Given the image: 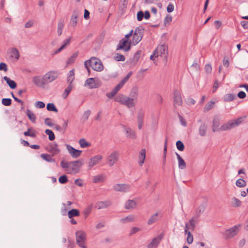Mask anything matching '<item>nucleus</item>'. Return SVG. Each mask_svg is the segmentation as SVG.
Here are the masks:
<instances>
[{"label": "nucleus", "mask_w": 248, "mask_h": 248, "mask_svg": "<svg viewBox=\"0 0 248 248\" xmlns=\"http://www.w3.org/2000/svg\"><path fill=\"white\" fill-rule=\"evenodd\" d=\"M144 30L142 28L139 27L134 30H131L130 32L126 35H128V38L130 40L132 46H136L141 41L143 38Z\"/></svg>", "instance_id": "obj_1"}, {"label": "nucleus", "mask_w": 248, "mask_h": 248, "mask_svg": "<svg viewBox=\"0 0 248 248\" xmlns=\"http://www.w3.org/2000/svg\"><path fill=\"white\" fill-rule=\"evenodd\" d=\"M168 55V47L165 45H159L150 56V59L155 62L158 59L165 60Z\"/></svg>", "instance_id": "obj_2"}, {"label": "nucleus", "mask_w": 248, "mask_h": 248, "mask_svg": "<svg viewBox=\"0 0 248 248\" xmlns=\"http://www.w3.org/2000/svg\"><path fill=\"white\" fill-rule=\"evenodd\" d=\"M84 66L90 72V67L96 71H101L103 70L104 66L100 60L95 57H92L90 60L84 62Z\"/></svg>", "instance_id": "obj_3"}, {"label": "nucleus", "mask_w": 248, "mask_h": 248, "mask_svg": "<svg viewBox=\"0 0 248 248\" xmlns=\"http://www.w3.org/2000/svg\"><path fill=\"white\" fill-rule=\"evenodd\" d=\"M246 116L240 117L235 120H231L222 124L220 127V131L231 130L239 125L245 120Z\"/></svg>", "instance_id": "obj_4"}, {"label": "nucleus", "mask_w": 248, "mask_h": 248, "mask_svg": "<svg viewBox=\"0 0 248 248\" xmlns=\"http://www.w3.org/2000/svg\"><path fill=\"white\" fill-rule=\"evenodd\" d=\"M132 43H131L129 38H128V35H125L124 37L120 41L118 46L117 50H123L126 52L129 51L131 48Z\"/></svg>", "instance_id": "obj_5"}, {"label": "nucleus", "mask_w": 248, "mask_h": 248, "mask_svg": "<svg viewBox=\"0 0 248 248\" xmlns=\"http://www.w3.org/2000/svg\"><path fill=\"white\" fill-rule=\"evenodd\" d=\"M70 167H69L68 171L69 174H76L79 172L80 167L83 164V159L70 162Z\"/></svg>", "instance_id": "obj_6"}, {"label": "nucleus", "mask_w": 248, "mask_h": 248, "mask_svg": "<svg viewBox=\"0 0 248 248\" xmlns=\"http://www.w3.org/2000/svg\"><path fill=\"white\" fill-rule=\"evenodd\" d=\"M76 242L78 246L82 248H87L85 245L86 240V233L82 231H78L76 233Z\"/></svg>", "instance_id": "obj_7"}, {"label": "nucleus", "mask_w": 248, "mask_h": 248, "mask_svg": "<svg viewBox=\"0 0 248 248\" xmlns=\"http://www.w3.org/2000/svg\"><path fill=\"white\" fill-rule=\"evenodd\" d=\"M240 225H235L232 228L227 230L224 233V236L225 239H229L235 236L240 228Z\"/></svg>", "instance_id": "obj_8"}, {"label": "nucleus", "mask_w": 248, "mask_h": 248, "mask_svg": "<svg viewBox=\"0 0 248 248\" xmlns=\"http://www.w3.org/2000/svg\"><path fill=\"white\" fill-rule=\"evenodd\" d=\"M120 154L118 151L112 152L107 158V163L110 167L113 166L119 160Z\"/></svg>", "instance_id": "obj_9"}, {"label": "nucleus", "mask_w": 248, "mask_h": 248, "mask_svg": "<svg viewBox=\"0 0 248 248\" xmlns=\"http://www.w3.org/2000/svg\"><path fill=\"white\" fill-rule=\"evenodd\" d=\"M58 73L57 71H49L44 75V81L46 83L51 82L54 81L58 77Z\"/></svg>", "instance_id": "obj_10"}, {"label": "nucleus", "mask_w": 248, "mask_h": 248, "mask_svg": "<svg viewBox=\"0 0 248 248\" xmlns=\"http://www.w3.org/2000/svg\"><path fill=\"white\" fill-rule=\"evenodd\" d=\"M126 82H125V79H122L120 82L110 92L107 93V96L109 98H113Z\"/></svg>", "instance_id": "obj_11"}, {"label": "nucleus", "mask_w": 248, "mask_h": 248, "mask_svg": "<svg viewBox=\"0 0 248 248\" xmlns=\"http://www.w3.org/2000/svg\"><path fill=\"white\" fill-rule=\"evenodd\" d=\"M126 82H125V79H122L120 82L110 92L107 93V96L109 98H113Z\"/></svg>", "instance_id": "obj_12"}, {"label": "nucleus", "mask_w": 248, "mask_h": 248, "mask_svg": "<svg viewBox=\"0 0 248 248\" xmlns=\"http://www.w3.org/2000/svg\"><path fill=\"white\" fill-rule=\"evenodd\" d=\"M126 82H125V79H122L120 82L110 92L107 93V96L109 98H113Z\"/></svg>", "instance_id": "obj_13"}, {"label": "nucleus", "mask_w": 248, "mask_h": 248, "mask_svg": "<svg viewBox=\"0 0 248 248\" xmlns=\"http://www.w3.org/2000/svg\"><path fill=\"white\" fill-rule=\"evenodd\" d=\"M115 191L121 192H126L130 190V186L126 184H117L113 186Z\"/></svg>", "instance_id": "obj_14"}, {"label": "nucleus", "mask_w": 248, "mask_h": 248, "mask_svg": "<svg viewBox=\"0 0 248 248\" xmlns=\"http://www.w3.org/2000/svg\"><path fill=\"white\" fill-rule=\"evenodd\" d=\"M163 237V235L162 234H160L156 237L153 239L152 241L147 245V248H157L158 244L160 243V241L162 239Z\"/></svg>", "instance_id": "obj_15"}, {"label": "nucleus", "mask_w": 248, "mask_h": 248, "mask_svg": "<svg viewBox=\"0 0 248 248\" xmlns=\"http://www.w3.org/2000/svg\"><path fill=\"white\" fill-rule=\"evenodd\" d=\"M100 86L98 80L95 81L93 78L87 79L85 83L84 86L88 87L90 89L96 88Z\"/></svg>", "instance_id": "obj_16"}, {"label": "nucleus", "mask_w": 248, "mask_h": 248, "mask_svg": "<svg viewBox=\"0 0 248 248\" xmlns=\"http://www.w3.org/2000/svg\"><path fill=\"white\" fill-rule=\"evenodd\" d=\"M174 103L176 107L181 106L183 101L181 97V93L180 91L175 90L174 91Z\"/></svg>", "instance_id": "obj_17"}, {"label": "nucleus", "mask_w": 248, "mask_h": 248, "mask_svg": "<svg viewBox=\"0 0 248 248\" xmlns=\"http://www.w3.org/2000/svg\"><path fill=\"white\" fill-rule=\"evenodd\" d=\"M66 148L69 154L74 158H76L80 156L82 151L77 150L70 145H66Z\"/></svg>", "instance_id": "obj_18"}, {"label": "nucleus", "mask_w": 248, "mask_h": 248, "mask_svg": "<svg viewBox=\"0 0 248 248\" xmlns=\"http://www.w3.org/2000/svg\"><path fill=\"white\" fill-rule=\"evenodd\" d=\"M103 158L101 155H97L91 158L88 162V167L91 169L93 167L97 164Z\"/></svg>", "instance_id": "obj_19"}, {"label": "nucleus", "mask_w": 248, "mask_h": 248, "mask_svg": "<svg viewBox=\"0 0 248 248\" xmlns=\"http://www.w3.org/2000/svg\"><path fill=\"white\" fill-rule=\"evenodd\" d=\"M111 204V202L109 201H99L96 203L95 207L98 209H101L110 206Z\"/></svg>", "instance_id": "obj_20"}, {"label": "nucleus", "mask_w": 248, "mask_h": 248, "mask_svg": "<svg viewBox=\"0 0 248 248\" xmlns=\"http://www.w3.org/2000/svg\"><path fill=\"white\" fill-rule=\"evenodd\" d=\"M79 15V12L77 10L74 11L70 20V24L73 27H76L78 23V18Z\"/></svg>", "instance_id": "obj_21"}, {"label": "nucleus", "mask_w": 248, "mask_h": 248, "mask_svg": "<svg viewBox=\"0 0 248 248\" xmlns=\"http://www.w3.org/2000/svg\"><path fill=\"white\" fill-rule=\"evenodd\" d=\"M48 151L49 152L52 153L53 155L58 154L60 150L58 148V145L56 143H53L50 144L48 147Z\"/></svg>", "instance_id": "obj_22"}, {"label": "nucleus", "mask_w": 248, "mask_h": 248, "mask_svg": "<svg viewBox=\"0 0 248 248\" xmlns=\"http://www.w3.org/2000/svg\"><path fill=\"white\" fill-rule=\"evenodd\" d=\"M33 83L39 87L43 86L46 83L44 79V77L41 78V77H35L33 78Z\"/></svg>", "instance_id": "obj_23"}, {"label": "nucleus", "mask_w": 248, "mask_h": 248, "mask_svg": "<svg viewBox=\"0 0 248 248\" xmlns=\"http://www.w3.org/2000/svg\"><path fill=\"white\" fill-rule=\"evenodd\" d=\"M136 102L135 99L126 96L124 104L128 108H132L135 106Z\"/></svg>", "instance_id": "obj_24"}, {"label": "nucleus", "mask_w": 248, "mask_h": 248, "mask_svg": "<svg viewBox=\"0 0 248 248\" xmlns=\"http://www.w3.org/2000/svg\"><path fill=\"white\" fill-rule=\"evenodd\" d=\"M137 203L134 200H129L125 202V208L126 209H132L136 207Z\"/></svg>", "instance_id": "obj_25"}, {"label": "nucleus", "mask_w": 248, "mask_h": 248, "mask_svg": "<svg viewBox=\"0 0 248 248\" xmlns=\"http://www.w3.org/2000/svg\"><path fill=\"white\" fill-rule=\"evenodd\" d=\"M79 215V211L77 209H72L69 210L67 213V215L69 218H72L74 217H78Z\"/></svg>", "instance_id": "obj_26"}, {"label": "nucleus", "mask_w": 248, "mask_h": 248, "mask_svg": "<svg viewBox=\"0 0 248 248\" xmlns=\"http://www.w3.org/2000/svg\"><path fill=\"white\" fill-rule=\"evenodd\" d=\"M145 155H146V150L145 149H143L140 151V153L139 157V165L141 166L144 163V160L145 158Z\"/></svg>", "instance_id": "obj_27"}, {"label": "nucleus", "mask_w": 248, "mask_h": 248, "mask_svg": "<svg viewBox=\"0 0 248 248\" xmlns=\"http://www.w3.org/2000/svg\"><path fill=\"white\" fill-rule=\"evenodd\" d=\"M138 88L135 86L132 88L130 93V95L132 97L131 98L135 99V101H136L137 99L138 98Z\"/></svg>", "instance_id": "obj_28"}, {"label": "nucleus", "mask_w": 248, "mask_h": 248, "mask_svg": "<svg viewBox=\"0 0 248 248\" xmlns=\"http://www.w3.org/2000/svg\"><path fill=\"white\" fill-rule=\"evenodd\" d=\"M3 79L11 89H14L16 88V84L14 80H11L6 76L4 77Z\"/></svg>", "instance_id": "obj_29"}, {"label": "nucleus", "mask_w": 248, "mask_h": 248, "mask_svg": "<svg viewBox=\"0 0 248 248\" xmlns=\"http://www.w3.org/2000/svg\"><path fill=\"white\" fill-rule=\"evenodd\" d=\"M74 79H75V71L74 69H72L69 72V73H68V76L67 78V82L69 83V84H72V83L74 81Z\"/></svg>", "instance_id": "obj_30"}, {"label": "nucleus", "mask_w": 248, "mask_h": 248, "mask_svg": "<svg viewBox=\"0 0 248 248\" xmlns=\"http://www.w3.org/2000/svg\"><path fill=\"white\" fill-rule=\"evenodd\" d=\"M70 42V38H68V39L65 40L64 41L63 44L59 49L54 51L52 54L55 55V54L60 52L65 47V46L67 45H68L69 44Z\"/></svg>", "instance_id": "obj_31"}, {"label": "nucleus", "mask_w": 248, "mask_h": 248, "mask_svg": "<svg viewBox=\"0 0 248 248\" xmlns=\"http://www.w3.org/2000/svg\"><path fill=\"white\" fill-rule=\"evenodd\" d=\"M78 53L75 52L73 53L66 61V65H70L74 62L77 57H78Z\"/></svg>", "instance_id": "obj_32"}, {"label": "nucleus", "mask_w": 248, "mask_h": 248, "mask_svg": "<svg viewBox=\"0 0 248 248\" xmlns=\"http://www.w3.org/2000/svg\"><path fill=\"white\" fill-rule=\"evenodd\" d=\"M205 210V206L203 205H200L196 211V214L194 216V217L198 218L201 214H202Z\"/></svg>", "instance_id": "obj_33"}, {"label": "nucleus", "mask_w": 248, "mask_h": 248, "mask_svg": "<svg viewBox=\"0 0 248 248\" xmlns=\"http://www.w3.org/2000/svg\"><path fill=\"white\" fill-rule=\"evenodd\" d=\"M125 131L127 134V137L134 139L136 138L135 132L130 128H126Z\"/></svg>", "instance_id": "obj_34"}, {"label": "nucleus", "mask_w": 248, "mask_h": 248, "mask_svg": "<svg viewBox=\"0 0 248 248\" xmlns=\"http://www.w3.org/2000/svg\"><path fill=\"white\" fill-rule=\"evenodd\" d=\"M41 157L48 162H55V159L52 158L51 156L48 154H42L41 155Z\"/></svg>", "instance_id": "obj_35"}, {"label": "nucleus", "mask_w": 248, "mask_h": 248, "mask_svg": "<svg viewBox=\"0 0 248 248\" xmlns=\"http://www.w3.org/2000/svg\"><path fill=\"white\" fill-rule=\"evenodd\" d=\"M231 204L233 207H240L241 205V202L235 197H233L231 200Z\"/></svg>", "instance_id": "obj_36"}, {"label": "nucleus", "mask_w": 248, "mask_h": 248, "mask_svg": "<svg viewBox=\"0 0 248 248\" xmlns=\"http://www.w3.org/2000/svg\"><path fill=\"white\" fill-rule=\"evenodd\" d=\"M26 114L28 116L29 119L32 122L35 123L36 121V116L35 114L31 111L30 109H27Z\"/></svg>", "instance_id": "obj_37"}, {"label": "nucleus", "mask_w": 248, "mask_h": 248, "mask_svg": "<svg viewBox=\"0 0 248 248\" xmlns=\"http://www.w3.org/2000/svg\"><path fill=\"white\" fill-rule=\"evenodd\" d=\"M134 221V216L131 215L122 218L120 219V222L123 223H126L129 222Z\"/></svg>", "instance_id": "obj_38"}, {"label": "nucleus", "mask_w": 248, "mask_h": 248, "mask_svg": "<svg viewBox=\"0 0 248 248\" xmlns=\"http://www.w3.org/2000/svg\"><path fill=\"white\" fill-rule=\"evenodd\" d=\"M236 98V96L232 93H228L225 94L223 97V99L225 101H231Z\"/></svg>", "instance_id": "obj_39"}, {"label": "nucleus", "mask_w": 248, "mask_h": 248, "mask_svg": "<svg viewBox=\"0 0 248 248\" xmlns=\"http://www.w3.org/2000/svg\"><path fill=\"white\" fill-rule=\"evenodd\" d=\"M105 180V176L103 175H96L93 177V181L95 183H99L103 182Z\"/></svg>", "instance_id": "obj_40"}, {"label": "nucleus", "mask_w": 248, "mask_h": 248, "mask_svg": "<svg viewBox=\"0 0 248 248\" xmlns=\"http://www.w3.org/2000/svg\"><path fill=\"white\" fill-rule=\"evenodd\" d=\"M126 97V96L122 94H119L115 97V100L116 101L124 104Z\"/></svg>", "instance_id": "obj_41"}, {"label": "nucleus", "mask_w": 248, "mask_h": 248, "mask_svg": "<svg viewBox=\"0 0 248 248\" xmlns=\"http://www.w3.org/2000/svg\"><path fill=\"white\" fill-rule=\"evenodd\" d=\"M207 126L205 124L201 125L199 128V134L201 136H204L206 133Z\"/></svg>", "instance_id": "obj_42"}, {"label": "nucleus", "mask_w": 248, "mask_h": 248, "mask_svg": "<svg viewBox=\"0 0 248 248\" xmlns=\"http://www.w3.org/2000/svg\"><path fill=\"white\" fill-rule=\"evenodd\" d=\"M79 144L82 148H87L91 146V143L87 142L84 139H81L79 140Z\"/></svg>", "instance_id": "obj_43"}, {"label": "nucleus", "mask_w": 248, "mask_h": 248, "mask_svg": "<svg viewBox=\"0 0 248 248\" xmlns=\"http://www.w3.org/2000/svg\"><path fill=\"white\" fill-rule=\"evenodd\" d=\"M91 111L90 110H87V111H86L81 118V121L82 123H84L85 122H86L88 120Z\"/></svg>", "instance_id": "obj_44"}, {"label": "nucleus", "mask_w": 248, "mask_h": 248, "mask_svg": "<svg viewBox=\"0 0 248 248\" xmlns=\"http://www.w3.org/2000/svg\"><path fill=\"white\" fill-rule=\"evenodd\" d=\"M11 57L17 60L19 58V53L17 49L13 48L11 50Z\"/></svg>", "instance_id": "obj_45"}, {"label": "nucleus", "mask_w": 248, "mask_h": 248, "mask_svg": "<svg viewBox=\"0 0 248 248\" xmlns=\"http://www.w3.org/2000/svg\"><path fill=\"white\" fill-rule=\"evenodd\" d=\"M236 185L239 187H244L246 186V182L243 179H238L236 181Z\"/></svg>", "instance_id": "obj_46"}, {"label": "nucleus", "mask_w": 248, "mask_h": 248, "mask_svg": "<svg viewBox=\"0 0 248 248\" xmlns=\"http://www.w3.org/2000/svg\"><path fill=\"white\" fill-rule=\"evenodd\" d=\"M45 133L46 134L48 135V139L52 141L55 139V136L52 130L50 129H46L45 130Z\"/></svg>", "instance_id": "obj_47"}, {"label": "nucleus", "mask_w": 248, "mask_h": 248, "mask_svg": "<svg viewBox=\"0 0 248 248\" xmlns=\"http://www.w3.org/2000/svg\"><path fill=\"white\" fill-rule=\"evenodd\" d=\"M157 216H158L157 213H155V214L152 216L151 217L149 218V219L148 221V222H147L148 224L151 225V224L154 223V222H156L158 220Z\"/></svg>", "instance_id": "obj_48"}, {"label": "nucleus", "mask_w": 248, "mask_h": 248, "mask_svg": "<svg viewBox=\"0 0 248 248\" xmlns=\"http://www.w3.org/2000/svg\"><path fill=\"white\" fill-rule=\"evenodd\" d=\"M61 166L62 168L65 169L68 171L69 167H70V162H68L62 160L61 162Z\"/></svg>", "instance_id": "obj_49"}, {"label": "nucleus", "mask_w": 248, "mask_h": 248, "mask_svg": "<svg viewBox=\"0 0 248 248\" xmlns=\"http://www.w3.org/2000/svg\"><path fill=\"white\" fill-rule=\"evenodd\" d=\"M219 122L216 120H214L213 121V126H212V130L213 131V132H215V131H218L219 130L220 131V128H219Z\"/></svg>", "instance_id": "obj_50"}, {"label": "nucleus", "mask_w": 248, "mask_h": 248, "mask_svg": "<svg viewBox=\"0 0 248 248\" xmlns=\"http://www.w3.org/2000/svg\"><path fill=\"white\" fill-rule=\"evenodd\" d=\"M31 128H29L27 131L24 132V135L25 136H30L32 138H35L36 136V134L35 131L30 132Z\"/></svg>", "instance_id": "obj_51"}, {"label": "nucleus", "mask_w": 248, "mask_h": 248, "mask_svg": "<svg viewBox=\"0 0 248 248\" xmlns=\"http://www.w3.org/2000/svg\"><path fill=\"white\" fill-rule=\"evenodd\" d=\"M176 145L178 150L180 151H183L184 150L185 146L184 143L181 141H177L176 143Z\"/></svg>", "instance_id": "obj_52"}, {"label": "nucleus", "mask_w": 248, "mask_h": 248, "mask_svg": "<svg viewBox=\"0 0 248 248\" xmlns=\"http://www.w3.org/2000/svg\"><path fill=\"white\" fill-rule=\"evenodd\" d=\"M178 166L180 169H184L186 168V163L183 158L178 160Z\"/></svg>", "instance_id": "obj_53"}, {"label": "nucleus", "mask_w": 248, "mask_h": 248, "mask_svg": "<svg viewBox=\"0 0 248 248\" xmlns=\"http://www.w3.org/2000/svg\"><path fill=\"white\" fill-rule=\"evenodd\" d=\"M172 21V16L170 15H167L164 20V24L165 26L168 25Z\"/></svg>", "instance_id": "obj_54"}, {"label": "nucleus", "mask_w": 248, "mask_h": 248, "mask_svg": "<svg viewBox=\"0 0 248 248\" xmlns=\"http://www.w3.org/2000/svg\"><path fill=\"white\" fill-rule=\"evenodd\" d=\"M186 234H187L186 239L187 242L188 244H191L193 241V237L190 232H187Z\"/></svg>", "instance_id": "obj_55"}, {"label": "nucleus", "mask_w": 248, "mask_h": 248, "mask_svg": "<svg viewBox=\"0 0 248 248\" xmlns=\"http://www.w3.org/2000/svg\"><path fill=\"white\" fill-rule=\"evenodd\" d=\"M59 181L61 184H65L68 181V179L65 175H63L60 177L59 178Z\"/></svg>", "instance_id": "obj_56"}, {"label": "nucleus", "mask_w": 248, "mask_h": 248, "mask_svg": "<svg viewBox=\"0 0 248 248\" xmlns=\"http://www.w3.org/2000/svg\"><path fill=\"white\" fill-rule=\"evenodd\" d=\"M34 106L37 108H44L45 107V104L42 101H37L35 103Z\"/></svg>", "instance_id": "obj_57"}, {"label": "nucleus", "mask_w": 248, "mask_h": 248, "mask_svg": "<svg viewBox=\"0 0 248 248\" xmlns=\"http://www.w3.org/2000/svg\"><path fill=\"white\" fill-rule=\"evenodd\" d=\"M197 218L194 217V216L189 221V224H190V229H191L192 230H194L195 229V228L196 226H195V223L194 219H197Z\"/></svg>", "instance_id": "obj_58"}, {"label": "nucleus", "mask_w": 248, "mask_h": 248, "mask_svg": "<svg viewBox=\"0 0 248 248\" xmlns=\"http://www.w3.org/2000/svg\"><path fill=\"white\" fill-rule=\"evenodd\" d=\"M2 103L4 106H9L11 104V100L10 98H3L2 99Z\"/></svg>", "instance_id": "obj_59"}, {"label": "nucleus", "mask_w": 248, "mask_h": 248, "mask_svg": "<svg viewBox=\"0 0 248 248\" xmlns=\"http://www.w3.org/2000/svg\"><path fill=\"white\" fill-rule=\"evenodd\" d=\"M73 87V86L72 84H69L67 87L65 89L64 94L65 95V96H67V95L72 90V88Z\"/></svg>", "instance_id": "obj_60"}, {"label": "nucleus", "mask_w": 248, "mask_h": 248, "mask_svg": "<svg viewBox=\"0 0 248 248\" xmlns=\"http://www.w3.org/2000/svg\"><path fill=\"white\" fill-rule=\"evenodd\" d=\"M115 59L117 61H124L125 57L122 54H117L115 57Z\"/></svg>", "instance_id": "obj_61"}, {"label": "nucleus", "mask_w": 248, "mask_h": 248, "mask_svg": "<svg viewBox=\"0 0 248 248\" xmlns=\"http://www.w3.org/2000/svg\"><path fill=\"white\" fill-rule=\"evenodd\" d=\"M204 69L206 73L207 74L211 73L212 69V66L210 64H206L205 65Z\"/></svg>", "instance_id": "obj_62"}, {"label": "nucleus", "mask_w": 248, "mask_h": 248, "mask_svg": "<svg viewBox=\"0 0 248 248\" xmlns=\"http://www.w3.org/2000/svg\"><path fill=\"white\" fill-rule=\"evenodd\" d=\"M0 70H3L5 72L7 71L8 68L7 64L4 62L0 63Z\"/></svg>", "instance_id": "obj_63"}, {"label": "nucleus", "mask_w": 248, "mask_h": 248, "mask_svg": "<svg viewBox=\"0 0 248 248\" xmlns=\"http://www.w3.org/2000/svg\"><path fill=\"white\" fill-rule=\"evenodd\" d=\"M144 17V13L142 11H139L137 13V19L138 21H141Z\"/></svg>", "instance_id": "obj_64"}]
</instances>
